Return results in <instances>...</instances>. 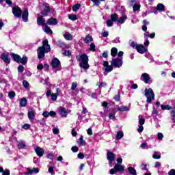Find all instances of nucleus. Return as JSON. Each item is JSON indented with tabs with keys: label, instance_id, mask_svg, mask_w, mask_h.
<instances>
[{
	"label": "nucleus",
	"instance_id": "nucleus-1",
	"mask_svg": "<svg viewBox=\"0 0 175 175\" xmlns=\"http://www.w3.org/2000/svg\"><path fill=\"white\" fill-rule=\"evenodd\" d=\"M50 50L51 48L50 45H49V41L47 40H44L42 42V46H40L37 49L38 59H42L44 58V54H46V53L50 52Z\"/></svg>",
	"mask_w": 175,
	"mask_h": 175
},
{
	"label": "nucleus",
	"instance_id": "nucleus-2",
	"mask_svg": "<svg viewBox=\"0 0 175 175\" xmlns=\"http://www.w3.org/2000/svg\"><path fill=\"white\" fill-rule=\"evenodd\" d=\"M77 61L79 62V66L84 70L90 69V64H88V56L85 53L77 55L76 57Z\"/></svg>",
	"mask_w": 175,
	"mask_h": 175
},
{
	"label": "nucleus",
	"instance_id": "nucleus-3",
	"mask_svg": "<svg viewBox=\"0 0 175 175\" xmlns=\"http://www.w3.org/2000/svg\"><path fill=\"white\" fill-rule=\"evenodd\" d=\"M11 57L13 58L15 62L17 64H22V65H25L27 62H28V57L27 56H24L21 58V57L16 53H11Z\"/></svg>",
	"mask_w": 175,
	"mask_h": 175
},
{
	"label": "nucleus",
	"instance_id": "nucleus-4",
	"mask_svg": "<svg viewBox=\"0 0 175 175\" xmlns=\"http://www.w3.org/2000/svg\"><path fill=\"white\" fill-rule=\"evenodd\" d=\"M145 96L147 98L146 102L147 103H152V100L155 99V94H154V91L151 88L145 90Z\"/></svg>",
	"mask_w": 175,
	"mask_h": 175
},
{
	"label": "nucleus",
	"instance_id": "nucleus-5",
	"mask_svg": "<svg viewBox=\"0 0 175 175\" xmlns=\"http://www.w3.org/2000/svg\"><path fill=\"white\" fill-rule=\"evenodd\" d=\"M125 170V165H122L119 163L115 164L114 168H112L109 171V174H117L118 172H120V173H122Z\"/></svg>",
	"mask_w": 175,
	"mask_h": 175
},
{
	"label": "nucleus",
	"instance_id": "nucleus-6",
	"mask_svg": "<svg viewBox=\"0 0 175 175\" xmlns=\"http://www.w3.org/2000/svg\"><path fill=\"white\" fill-rule=\"evenodd\" d=\"M111 65L113 66V68H121V66H122V57L113 59L111 62Z\"/></svg>",
	"mask_w": 175,
	"mask_h": 175
},
{
	"label": "nucleus",
	"instance_id": "nucleus-7",
	"mask_svg": "<svg viewBox=\"0 0 175 175\" xmlns=\"http://www.w3.org/2000/svg\"><path fill=\"white\" fill-rule=\"evenodd\" d=\"M43 10L41 11V14L42 16H47L49 13H50V5L49 3H45L42 5Z\"/></svg>",
	"mask_w": 175,
	"mask_h": 175
},
{
	"label": "nucleus",
	"instance_id": "nucleus-8",
	"mask_svg": "<svg viewBox=\"0 0 175 175\" xmlns=\"http://www.w3.org/2000/svg\"><path fill=\"white\" fill-rule=\"evenodd\" d=\"M12 12H13L14 16H15V17L20 18V17H21L23 11L21 10V8L15 7L12 9Z\"/></svg>",
	"mask_w": 175,
	"mask_h": 175
},
{
	"label": "nucleus",
	"instance_id": "nucleus-9",
	"mask_svg": "<svg viewBox=\"0 0 175 175\" xmlns=\"http://www.w3.org/2000/svg\"><path fill=\"white\" fill-rule=\"evenodd\" d=\"M27 116L31 122L35 120V110L31 109L28 111Z\"/></svg>",
	"mask_w": 175,
	"mask_h": 175
},
{
	"label": "nucleus",
	"instance_id": "nucleus-10",
	"mask_svg": "<svg viewBox=\"0 0 175 175\" xmlns=\"http://www.w3.org/2000/svg\"><path fill=\"white\" fill-rule=\"evenodd\" d=\"M59 65H61V62H59V60L57 58H54L52 60V62H51L52 68H59Z\"/></svg>",
	"mask_w": 175,
	"mask_h": 175
},
{
	"label": "nucleus",
	"instance_id": "nucleus-11",
	"mask_svg": "<svg viewBox=\"0 0 175 175\" xmlns=\"http://www.w3.org/2000/svg\"><path fill=\"white\" fill-rule=\"evenodd\" d=\"M38 173H39V168H38V167L33 168V169L27 168L26 174L32 175V174H36Z\"/></svg>",
	"mask_w": 175,
	"mask_h": 175
},
{
	"label": "nucleus",
	"instance_id": "nucleus-12",
	"mask_svg": "<svg viewBox=\"0 0 175 175\" xmlns=\"http://www.w3.org/2000/svg\"><path fill=\"white\" fill-rule=\"evenodd\" d=\"M135 49L140 54H144L147 51V49L143 45H137Z\"/></svg>",
	"mask_w": 175,
	"mask_h": 175
},
{
	"label": "nucleus",
	"instance_id": "nucleus-13",
	"mask_svg": "<svg viewBox=\"0 0 175 175\" xmlns=\"http://www.w3.org/2000/svg\"><path fill=\"white\" fill-rule=\"evenodd\" d=\"M46 24V25H57L58 22L57 21L56 18H51L47 20Z\"/></svg>",
	"mask_w": 175,
	"mask_h": 175
},
{
	"label": "nucleus",
	"instance_id": "nucleus-14",
	"mask_svg": "<svg viewBox=\"0 0 175 175\" xmlns=\"http://www.w3.org/2000/svg\"><path fill=\"white\" fill-rule=\"evenodd\" d=\"M35 151L38 157H42L44 154V150L39 146L36 148Z\"/></svg>",
	"mask_w": 175,
	"mask_h": 175
},
{
	"label": "nucleus",
	"instance_id": "nucleus-15",
	"mask_svg": "<svg viewBox=\"0 0 175 175\" xmlns=\"http://www.w3.org/2000/svg\"><path fill=\"white\" fill-rule=\"evenodd\" d=\"M142 80L144 81L146 84H148V81H150V75L147 73L142 74Z\"/></svg>",
	"mask_w": 175,
	"mask_h": 175
},
{
	"label": "nucleus",
	"instance_id": "nucleus-16",
	"mask_svg": "<svg viewBox=\"0 0 175 175\" xmlns=\"http://www.w3.org/2000/svg\"><path fill=\"white\" fill-rule=\"evenodd\" d=\"M1 59H3L5 64H10V59L9 58V55L6 53L1 55Z\"/></svg>",
	"mask_w": 175,
	"mask_h": 175
},
{
	"label": "nucleus",
	"instance_id": "nucleus-17",
	"mask_svg": "<svg viewBox=\"0 0 175 175\" xmlns=\"http://www.w3.org/2000/svg\"><path fill=\"white\" fill-rule=\"evenodd\" d=\"M28 14H29L27 9L25 10L22 14V18L23 21H25V23H27V21H28Z\"/></svg>",
	"mask_w": 175,
	"mask_h": 175
},
{
	"label": "nucleus",
	"instance_id": "nucleus-18",
	"mask_svg": "<svg viewBox=\"0 0 175 175\" xmlns=\"http://www.w3.org/2000/svg\"><path fill=\"white\" fill-rule=\"evenodd\" d=\"M115 157L116 156L114 155V153H113V152H108L107 154V158L109 162H113V161H114Z\"/></svg>",
	"mask_w": 175,
	"mask_h": 175
},
{
	"label": "nucleus",
	"instance_id": "nucleus-19",
	"mask_svg": "<svg viewBox=\"0 0 175 175\" xmlns=\"http://www.w3.org/2000/svg\"><path fill=\"white\" fill-rule=\"evenodd\" d=\"M37 24H38V25H46V21L43 19V16L38 17Z\"/></svg>",
	"mask_w": 175,
	"mask_h": 175
},
{
	"label": "nucleus",
	"instance_id": "nucleus-20",
	"mask_svg": "<svg viewBox=\"0 0 175 175\" xmlns=\"http://www.w3.org/2000/svg\"><path fill=\"white\" fill-rule=\"evenodd\" d=\"M27 102L28 100H27L26 98H22L19 101V105L21 107H25V106H27Z\"/></svg>",
	"mask_w": 175,
	"mask_h": 175
},
{
	"label": "nucleus",
	"instance_id": "nucleus-21",
	"mask_svg": "<svg viewBox=\"0 0 175 175\" xmlns=\"http://www.w3.org/2000/svg\"><path fill=\"white\" fill-rule=\"evenodd\" d=\"M128 18V16L125 14L122 15L120 18L118 19V24H124L125 23V20Z\"/></svg>",
	"mask_w": 175,
	"mask_h": 175
},
{
	"label": "nucleus",
	"instance_id": "nucleus-22",
	"mask_svg": "<svg viewBox=\"0 0 175 175\" xmlns=\"http://www.w3.org/2000/svg\"><path fill=\"white\" fill-rule=\"evenodd\" d=\"M59 114L62 117H66L68 116V111H66V109L61 107L59 109Z\"/></svg>",
	"mask_w": 175,
	"mask_h": 175
},
{
	"label": "nucleus",
	"instance_id": "nucleus-23",
	"mask_svg": "<svg viewBox=\"0 0 175 175\" xmlns=\"http://www.w3.org/2000/svg\"><path fill=\"white\" fill-rule=\"evenodd\" d=\"M42 28L45 33H48L49 35H53V31L51 30V29H50L49 26L45 25Z\"/></svg>",
	"mask_w": 175,
	"mask_h": 175
},
{
	"label": "nucleus",
	"instance_id": "nucleus-24",
	"mask_svg": "<svg viewBox=\"0 0 175 175\" xmlns=\"http://www.w3.org/2000/svg\"><path fill=\"white\" fill-rule=\"evenodd\" d=\"M118 111H129V107L122 105L121 107H118Z\"/></svg>",
	"mask_w": 175,
	"mask_h": 175
},
{
	"label": "nucleus",
	"instance_id": "nucleus-25",
	"mask_svg": "<svg viewBox=\"0 0 175 175\" xmlns=\"http://www.w3.org/2000/svg\"><path fill=\"white\" fill-rule=\"evenodd\" d=\"M17 146L21 150L23 148H25V147H27V145H25V142L24 141H21L18 142Z\"/></svg>",
	"mask_w": 175,
	"mask_h": 175
},
{
	"label": "nucleus",
	"instance_id": "nucleus-26",
	"mask_svg": "<svg viewBox=\"0 0 175 175\" xmlns=\"http://www.w3.org/2000/svg\"><path fill=\"white\" fill-rule=\"evenodd\" d=\"M0 173H2L3 175H10V171L8 169L3 170V167H0Z\"/></svg>",
	"mask_w": 175,
	"mask_h": 175
},
{
	"label": "nucleus",
	"instance_id": "nucleus-27",
	"mask_svg": "<svg viewBox=\"0 0 175 175\" xmlns=\"http://www.w3.org/2000/svg\"><path fill=\"white\" fill-rule=\"evenodd\" d=\"M157 10H159V12H165V5L163 3H159L157 6Z\"/></svg>",
	"mask_w": 175,
	"mask_h": 175
},
{
	"label": "nucleus",
	"instance_id": "nucleus-28",
	"mask_svg": "<svg viewBox=\"0 0 175 175\" xmlns=\"http://www.w3.org/2000/svg\"><path fill=\"white\" fill-rule=\"evenodd\" d=\"M64 38L66 39V40H72L73 39V36H72L69 32L65 33L64 34Z\"/></svg>",
	"mask_w": 175,
	"mask_h": 175
},
{
	"label": "nucleus",
	"instance_id": "nucleus-29",
	"mask_svg": "<svg viewBox=\"0 0 175 175\" xmlns=\"http://www.w3.org/2000/svg\"><path fill=\"white\" fill-rule=\"evenodd\" d=\"M118 53V50L117 49V48L113 47V48L111 49V57H116Z\"/></svg>",
	"mask_w": 175,
	"mask_h": 175
},
{
	"label": "nucleus",
	"instance_id": "nucleus-30",
	"mask_svg": "<svg viewBox=\"0 0 175 175\" xmlns=\"http://www.w3.org/2000/svg\"><path fill=\"white\" fill-rule=\"evenodd\" d=\"M138 118H139V125H141V126L144 125V122H146V119L143 118V116L139 115L138 116Z\"/></svg>",
	"mask_w": 175,
	"mask_h": 175
},
{
	"label": "nucleus",
	"instance_id": "nucleus-31",
	"mask_svg": "<svg viewBox=\"0 0 175 175\" xmlns=\"http://www.w3.org/2000/svg\"><path fill=\"white\" fill-rule=\"evenodd\" d=\"M78 144H80V146H86L87 143L84 139H83V136H81L77 142Z\"/></svg>",
	"mask_w": 175,
	"mask_h": 175
},
{
	"label": "nucleus",
	"instance_id": "nucleus-32",
	"mask_svg": "<svg viewBox=\"0 0 175 175\" xmlns=\"http://www.w3.org/2000/svg\"><path fill=\"white\" fill-rule=\"evenodd\" d=\"M85 43H90V42H92V36L88 35L83 40Z\"/></svg>",
	"mask_w": 175,
	"mask_h": 175
},
{
	"label": "nucleus",
	"instance_id": "nucleus-33",
	"mask_svg": "<svg viewBox=\"0 0 175 175\" xmlns=\"http://www.w3.org/2000/svg\"><path fill=\"white\" fill-rule=\"evenodd\" d=\"M128 171L130 173V174H133V175L137 174L136 170L135 168H133V167H129Z\"/></svg>",
	"mask_w": 175,
	"mask_h": 175
},
{
	"label": "nucleus",
	"instance_id": "nucleus-34",
	"mask_svg": "<svg viewBox=\"0 0 175 175\" xmlns=\"http://www.w3.org/2000/svg\"><path fill=\"white\" fill-rule=\"evenodd\" d=\"M111 19L112 21L116 23V21H118V15H117V14H112L111 15Z\"/></svg>",
	"mask_w": 175,
	"mask_h": 175
},
{
	"label": "nucleus",
	"instance_id": "nucleus-35",
	"mask_svg": "<svg viewBox=\"0 0 175 175\" xmlns=\"http://www.w3.org/2000/svg\"><path fill=\"white\" fill-rule=\"evenodd\" d=\"M124 137V133L122 131H118L116 135V139L120 140V139H122Z\"/></svg>",
	"mask_w": 175,
	"mask_h": 175
},
{
	"label": "nucleus",
	"instance_id": "nucleus-36",
	"mask_svg": "<svg viewBox=\"0 0 175 175\" xmlns=\"http://www.w3.org/2000/svg\"><path fill=\"white\" fill-rule=\"evenodd\" d=\"M68 18L69 20H72V21H76L77 20V16L76 14H69Z\"/></svg>",
	"mask_w": 175,
	"mask_h": 175
},
{
	"label": "nucleus",
	"instance_id": "nucleus-37",
	"mask_svg": "<svg viewBox=\"0 0 175 175\" xmlns=\"http://www.w3.org/2000/svg\"><path fill=\"white\" fill-rule=\"evenodd\" d=\"M59 96V93H56V94H52L51 95V98L52 100H57V98H58V96Z\"/></svg>",
	"mask_w": 175,
	"mask_h": 175
},
{
	"label": "nucleus",
	"instance_id": "nucleus-38",
	"mask_svg": "<svg viewBox=\"0 0 175 175\" xmlns=\"http://www.w3.org/2000/svg\"><path fill=\"white\" fill-rule=\"evenodd\" d=\"M80 8H81V5L80 4H75L74 6H72V10L73 12H77V10L80 9Z\"/></svg>",
	"mask_w": 175,
	"mask_h": 175
},
{
	"label": "nucleus",
	"instance_id": "nucleus-39",
	"mask_svg": "<svg viewBox=\"0 0 175 175\" xmlns=\"http://www.w3.org/2000/svg\"><path fill=\"white\" fill-rule=\"evenodd\" d=\"M152 158L154 159H161V153L156 152L154 154L152 155Z\"/></svg>",
	"mask_w": 175,
	"mask_h": 175
},
{
	"label": "nucleus",
	"instance_id": "nucleus-40",
	"mask_svg": "<svg viewBox=\"0 0 175 175\" xmlns=\"http://www.w3.org/2000/svg\"><path fill=\"white\" fill-rule=\"evenodd\" d=\"M161 107L163 110H172V106L161 105Z\"/></svg>",
	"mask_w": 175,
	"mask_h": 175
},
{
	"label": "nucleus",
	"instance_id": "nucleus-41",
	"mask_svg": "<svg viewBox=\"0 0 175 175\" xmlns=\"http://www.w3.org/2000/svg\"><path fill=\"white\" fill-rule=\"evenodd\" d=\"M14 96H16V92H14V91H11L8 93V97L10 98V99H13Z\"/></svg>",
	"mask_w": 175,
	"mask_h": 175
},
{
	"label": "nucleus",
	"instance_id": "nucleus-42",
	"mask_svg": "<svg viewBox=\"0 0 175 175\" xmlns=\"http://www.w3.org/2000/svg\"><path fill=\"white\" fill-rule=\"evenodd\" d=\"M133 9V12H137V10H140V4H134Z\"/></svg>",
	"mask_w": 175,
	"mask_h": 175
},
{
	"label": "nucleus",
	"instance_id": "nucleus-43",
	"mask_svg": "<svg viewBox=\"0 0 175 175\" xmlns=\"http://www.w3.org/2000/svg\"><path fill=\"white\" fill-rule=\"evenodd\" d=\"M59 47H61V49H65L66 47V44H65V42L59 41L58 42Z\"/></svg>",
	"mask_w": 175,
	"mask_h": 175
},
{
	"label": "nucleus",
	"instance_id": "nucleus-44",
	"mask_svg": "<svg viewBox=\"0 0 175 175\" xmlns=\"http://www.w3.org/2000/svg\"><path fill=\"white\" fill-rule=\"evenodd\" d=\"M77 88V83L76 82H72L71 85V90L75 91Z\"/></svg>",
	"mask_w": 175,
	"mask_h": 175
},
{
	"label": "nucleus",
	"instance_id": "nucleus-45",
	"mask_svg": "<svg viewBox=\"0 0 175 175\" xmlns=\"http://www.w3.org/2000/svg\"><path fill=\"white\" fill-rule=\"evenodd\" d=\"M111 70H113V66H107L105 68V72H107V73H109V72H111Z\"/></svg>",
	"mask_w": 175,
	"mask_h": 175
},
{
	"label": "nucleus",
	"instance_id": "nucleus-46",
	"mask_svg": "<svg viewBox=\"0 0 175 175\" xmlns=\"http://www.w3.org/2000/svg\"><path fill=\"white\" fill-rule=\"evenodd\" d=\"M23 85L25 88H28V87H29V83H28V81H27L26 80H24L23 81Z\"/></svg>",
	"mask_w": 175,
	"mask_h": 175
},
{
	"label": "nucleus",
	"instance_id": "nucleus-47",
	"mask_svg": "<svg viewBox=\"0 0 175 175\" xmlns=\"http://www.w3.org/2000/svg\"><path fill=\"white\" fill-rule=\"evenodd\" d=\"M23 129L27 130L31 128V124H25L24 125L22 126Z\"/></svg>",
	"mask_w": 175,
	"mask_h": 175
},
{
	"label": "nucleus",
	"instance_id": "nucleus-48",
	"mask_svg": "<svg viewBox=\"0 0 175 175\" xmlns=\"http://www.w3.org/2000/svg\"><path fill=\"white\" fill-rule=\"evenodd\" d=\"M157 139L159 140H162L163 139V134H162V133H158Z\"/></svg>",
	"mask_w": 175,
	"mask_h": 175
},
{
	"label": "nucleus",
	"instance_id": "nucleus-49",
	"mask_svg": "<svg viewBox=\"0 0 175 175\" xmlns=\"http://www.w3.org/2000/svg\"><path fill=\"white\" fill-rule=\"evenodd\" d=\"M101 35L103 38H107L109 36V32L104 31L101 33Z\"/></svg>",
	"mask_w": 175,
	"mask_h": 175
},
{
	"label": "nucleus",
	"instance_id": "nucleus-50",
	"mask_svg": "<svg viewBox=\"0 0 175 175\" xmlns=\"http://www.w3.org/2000/svg\"><path fill=\"white\" fill-rule=\"evenodd\" d=\"M109 120H114L116 118V116L114 113H110L109 115Z\"/></svg>",
	"mask_w": 175,
	"mask_h": 175
},
{
	"label": "nucleus",
	"instance_id": "nucleus-51",
	"mask_svg": "<svg viewBox=\"0 0 175 175\" xmlns=\"http://www.w3.org/2000/svg\"><path fill=\"white\" fill-rule=\"evenodd\" d=\"M18 72H20L21 73H23L24 72V66H23L22 65H20L18 68Z\"/></svg>",
	"mask_w": 175,
	"mask_h": 175
},
{
	"label": "nucleus",
	"instance_id": "nucleus-52",
	"mask_svg": "<svg viewBox=\"0 0 175 175\" xmlns=\"http://www.w3.org/2000/svg\"><path fill=\"white\" fill-rule=\"evenodd\" d=\"M170 113H171V116L175 118V107L172 108Z\"/></svg>",
	"mask_w": 175,
	"mask_h": 175
},
{
	"label": "nucleus",
	"instance_id": "nucleus-53",
	"mask_svg": "<svg viewBox=\"0 0 175 175\" xmlns=\"http://www.w3.org/2000/svg\"><path fill=\"white\" fill-rule=\"evenodd\" d=\"M107 27H112L113 26V21L111 20L107 21Z\"/></svg>",
	"mask_w": 175,
	"mask_h": 175
},
{
	"label": "nucleus",
	"instance_id": "nucleus-54",
	"mask_svg": "<svg viewBox=\"0 0 175 175\" xmlns=\"http://www.w3.org/2000/svg\"><path fill=\"white\" fill-rule=\"evenodd\" d=\"M63 55L69 57V55H70V51L69 50L64 51Z\"/></svg>",
	"mask_w": 175,
	"mask_h": 175
},
{
	"label": "nucleus",
	"instance_id": "nucleus-55",
	"mask_svg": "<svg viewBox=\"0 0 175 175\" xmlns=\"http://www.w3.org/2000/svg\"><path fill=\"white\" fill-rule=\"evenodd\" d=\"M42 116H43V117H44L45 118H49V116H50V115H49V112L45 111L43 112Z\"/></svg>",
	"mask_w": 175,
	"mask_h": 175
},
{
	"label": "nucleus",
	"instance_id": "nucleus-56",
	"mask_svg": "<svg viewBox=\"0 0 175 175\" xmlns=\"http://www.w3.org/2000/svg\"><path fill=\"white\" fill-rule=\"evenodd\" d=\"M92 2H94L96 6H99L100 5V1L99 0H91Z\"/></svg>",
	"mask_w": 175,
	"mask_h": 175
},
{
	"label": "nucleus",
	"instance_id": "nucleus-57",
	"mask_svg": "<svg viewBox=\"0 0 175 175\" xmlns=\"http://www.w3.org/2000/svg\"><path fill=\"white\" fill-rule=\"evenodd\" d=\"M90 51H95V44L92 43L90 44Z\"/></svg>",
	"mask_w": 175,
	"mask_h": 175
},
{
	"label": "nucleus",
	"instance_id": "nucleus-58",
	"mask_svg": "<svg viewBox=\"0 0 175 175\" xmlns=\"http://www.w3.org/2000/svg\"><path fill=\"white\" fill-rule=\"evenodd\" d=\"M53 132L55 135H58V133H59V129H58V128H55L53 129Z\"/></svg>",
	"mask_w": 175,
	"mask_h": 175
},
{
	"label": "nucleus",
	"instance_id": "nucleus-59",
	"mask_svg": "<svg viewBox=\"0 0 175 175\" xmlns=\"http://www.w3.org/2000/svg\"><path fill=\"white\" fill-rule=\"evenodd\" d=\"M144 130V127H143V126L139 125L137 131L139 132V133H142V132H143V131Z\"/></svg>",
	"mask_w": 175,
	"mask_h": 175
},
{
	"label": "nucleus",
	"instance_id": "nucleus-60",
	"mask_svg": "<svg viewBox=\"0 0 175 175\" xmlns=\"http://www.w3.org/2000/svg\"><path fill=\"white\" fill-rule=\"evenodd\" d=\"M47 159L51 160L54 159V154H53L52 153L48 154Z\"/></svg>",
	"mask_w": 175,
	"mask_h": 175
},
{
	"label": "nucleus",
	"instance_id": "nucleus-61",
	"mask_svg": "<svg viewBox=\"0 0 175 175\" xmlns=\"http://www.w3.org/2000/svg\"><path fill=\"white\" fill-rule=\"evenodd\" d=\"M49 172L51 173L52 175H54V168L53 167H49Z\"/></svg>",
	"mask_w": 175,
	"mask_h": 175
},
{
	"label": "nucleus",
	"instance_id": "nucleus-62",
	"mask_svg": "<svg viewBox=\"0 0 175 175\" xmlns=\"http://www.w3.org/2000/svg\"><path fill=\"white\" fill-rule=\"evenodd\" d=\"M130 46H131V47H133V49H136V46H137L136 44V43H135V42L132 41L131 43H130Z\"/></svg>",
	"mask_w": 175,
	"mask_h": 175
},
{
	"label": "nucleus",
	"instance_id": "nucleus-63",
	"mask_svg": "<svg viewBox=\"0 0 175 175\" xmlns=\"http://www.w3.org/2000/svg\"><path fill=\"white\" fill-rule=\"evenodd\" d=\"M141 147H142V148H144V149L147 148V147H148L147 143H146V142L142 143V144H141Z\"/></svg>",
	"mask_w": 175,
	"mask_h": 175
},
{
	"label": "nucleus",
	"instance_id": "nucleus-64",
	"mask_svg": "<svg viewBox=\"0 0 175 175\" xmlns=\"http://www.w3.org/2000/svg\"><path fill=\"white\" fill-rule=\"evenodd\" d=\"M169 175H175V170L172 169L171 170L169 173H168Z\"/></svg>",
	"mask_w": 175,
	"mask_h": 175
}]
</instances>
